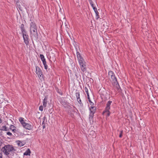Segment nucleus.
<instances>
[{
	"mask_svg": "<svg viewBox=\"0 0 158 158\" xmlns=\"http://www.w3.org/2000/svg\"><path fill=\"white\" fill-rule=\"evenodd\" d=\"M2 151L6 156L16 152V149L12 145L8 144L5 145L2 148Z\"/></svg>",
	"mask_w": 158,
	"mask_h": 158,
	"instance_id": "obj_1",
	"label": "nucleus"
},
{
	"mask_svg": "<svg viewBox=\"0 0 158 158\" xmlns=\"http://www.w3.org/2000/svg\"><path fill=\"white\" fill-rule=\"evenodd\" d=\"M30 30L31 37L36 39L38 37L37 27L35 23L31 22L30 24Z\"/></svg>",
	"mask_w": 158,
	"mask_h": 158,
	"instance_id": "obj_2",
	"label": "nucleus"
},
{
	"mask_svg": "<svg viewBox=\"0 0 158 158\" xmlns=\"http://www.w3.org/2000/svg\"><path fill=\"white\" fill-rule=\"evenodd\" d=\"M110 81L112 82V84L117 89H119L120 88L117 79L115 76V75L113 77L110 78Z\"/></svg>",
	"mask_w": 158,
	"mask_h": 158,
	"instance_id": "obj_3",
	"label": "nucleus"
},
{
	"mask_svg": "<svg viewBox=\"0 0 158 158\" xmlns=\"http://www.w3.org/2000/svg\"><path fill=\"white\" fill-rule=\"evenodd\" d=\"M36 73L38 75L40 80H42L43 78L44 75L42 72L41 69L38 66L36 67Z\"/></svg>",
	"mask_w": 158,
	"mask_h": 158,
	"instance_id": "obj_4",
	"label": "nucleus"
},
{
	"mask_svg": "<svg viewBox=\"0 0 158 158\" xmlns=\"http://www.w3.org/2000/svg\"><path fill=\"white\" fill-rule=\"evenodd\" d=\"M112 102V101H108L107 102L106 104V107L105 108V110L103 112V113L106 112L107 113V116H109L110 115V112L109 110L110 109V105Z\"/></svg>",
	"mask_w": 158,
	"mask_h": 158,
	"instance_id": "obj_5",
	"label": "nucleus"
},
{
	"mask_svg": "<svg viewBox=\"0 0 158 158\" xmlns=\"http://www.w3.org/2000/svg\"><path fill=\"white\" fill-rule=\"evenodd\" d=\"M77 56L79 64L84 63L85 62L84 61L83 58L81 57L80 53L78 52L77 53Z\"/></svg>",
	"mask_w": 158,
	"mask_h": 158,
	"instance_id": "obj_6",
	"label": "nucleus"
},
{
	"mask_svg": "<svg viewBox=\"0 0 158 158\" xmlns=\"http://www.w3.org/2000/svg\"><path fill=\"white\" fill-rule=\"evenodd\" d=\"M40 56L44 66L45 69H48V65L47 64L45 60V59L44 58V56L43 55L41 54L40 55Z\"/></svg>",
	"mask_w": 158,
	"mask_h": 158,
	"instance_id": "obj_7",
	"label": "nucleus"
},
{
	"mask_svg": "<svg viewBox=\"0 0 158 158\" xmlns=\"http://www.w3.org/2000/svg\"><path fill=\"white\" fill-rule=\"evenodd\" d=\"M22 35L24 42L27 45L29 43L28 35L27 33Z\"/></svg>",
	"mask_w": 158,
	"mask_h": 158,
	"instance_id": "obj_8",
	"label": "nucleus"
},
{
	"mask_svg": "<svg viewBox=\"0 0 158 158\" xmlns=\"http://www.w3.org/2000/svg\"><path fill=\"white\" fill-rule=\"evenodd\" d=\"M23 126L26 129H28V130H31L33 128V126L32 125H31L29 123H23Z\"/></svg>",
	"mask_w": 158,
	"mask_h": 158,
	"instance_id": "obj_9",
	"label": "nucleus"
},
{
	"mask_svg": "<svg viewBox=\"0 0 158 158\" xmlns=\"http://www.w3.org/2000/svg\"><path fill=\"white\" fill-rule=\"evenodd\" d=\"M9 129L14 133H16L18 132V130L16 129V127L13 125H11L10 126Z\"/></svg>",
	"mask_w": 158,
	"mask_h": 158,
	"instance_id": "obj_10",
	"label": "nucleus"
},
{
	"mask_svg": "<svg viewBox=\"0 0 158 158\" xmlns=\"http://www.w3.org/2000/svg\"><path fill=\"white\" fill-rule=\"evenodd\" d=\"M81 68V69L82 71L83 72H84L85 71H86V62L85 63H83L82 64H80Z\"/></svg>",
	"mask_w": 158,
	"mask_h": 158,
	"instance_id": "obj_11",
	"label": "nucleus"
},
{
	"mask_svg": "<svg viewBox=\"0 0 158 158\" xmlns=\"http://www.w3.org/2000/svg\"><path fill=\"white\" fill-rule=\"evenodd\" d=\"M89 110L90 111V114H94L96 110V107L94 106H91L89 107Z\"/></svg>",
	"mask_w": 158,
	"mask_h": 158,
	"instance_id": "obj_12",
	"label": "nucleus"
},
{
	"mask_svg": "<svg viewBox=\"0 0 158 158\" xmlns=\"http://www.w3.org/2000/svg\"><path fill=\"white\" fill-rule=\"evenodd\" d=\"M94 11L96 14V19H98L99 18V13L98 12L97 8H94Z\"/></svg>",
	"mask_w": 158,
	"mask_h": 158,
	"instance_id": "obj_13",
	"label": "nucleus"
},
{
	"mask_svg": "<svg viewBox=\"0 0 158 158\" xmlns=\"http://www.w3.org/2000/svg\"><path fill=\"white\" fill-rule=\"evenodd\" d=\"M16 143L18 146L19 147H22L24 145V143L22 141L18 140L17 141Z\"/></svg>",
	"mask_w": 158,
	"mask_h": 158,
	"instance_id": "obj_14",
	"label": "nucleus"
},
{
	"mask_svg": "<svg viewBox=\"0 0 158 158\" xmlns=\"http://www.w3.org/2000/svg\"><path fill=\"white\" fill-rule=\"evenodd\" d=\"M47 103V98L45 97L43 101V105L44 107H46Z\"/></svg>",
	"mask_w": 158,
	"mask_h": 158,
	"instance_id": "obj_15",
	"label": "nucleus"
},
{
	"mask_svg": "<svg viewBox=\"0 0 158 158\" xmlns=\"http://www.w3.org/2000/svg\"><path fill=\"white\" fill-rule=\"evenodd\" d=\"M9 129L6 126H3L1 128H0V130L3 131H8Z\"/></svg>",
	"mask_w": 158,
	"mask_h": 158,
	"instance_id": "obj_16",
	"label": "nucleus"
},
{
	"mask_svg": "<svg viewBox=\"0 0 158 158\" xmlns=\"http://www.w3.org/2000/svg\"><path fill=\"white\" fill-rule=\"evenodd\" d=\"M31 151L30 149H28L24 153V155H30Z\"/></svg>",
	"mask_w": 158,
	"mask_h": 158,
	"instance_id": "obj_17",
	"label": "nucleus"
},
{
	"mask_svg": "<svg viewBox=\"0 0 158 158\" xmlns=\"http://www.w3.org/2000/svg\"><path fill=\"white\" fill-rule=\"evenodd\" d=\"M108 74L109 77L110 78L111 77H113L115 75V74L112 71H110L108 72Z\"/></svg>",
	"mask_w": 158,
	"mask_h": 158,
	"instance_id": "obj_18",
	"label": "nucleus"
},
{
	"mask_svg": "<svg viewBox=\"0 0 158 158\" xmlns=\"http://www.w3.org/2000/svg\"><path fill=\"white\" fill-rule=\"evenodd\" d=\"M94 114H90L89 119L90 122H93Z\"/></svg>",
	"mask_w": 158,
	"mask_h": 158,
	"instance_id": "obj_19",
	"label": "nucleus"
},
{
	"mask_svg": "<svg viewBox=\"0 0 158 158\" xmlns=\"http://www.w3.org/2000/svg\"><path fill=\"white\" fill-rule=\"evenodd\" d=\"M23 119L24 118H20L19 119V121L22 125H23V123H25V122H24V121Z\"/></svg>",
	"mask_w": 158,
	"mask_h": 158,
	"instance_id": "obj_20",
	"label": "nucleus"
},
{
	"mask_svg": "<svg viewBox=\"0 0 158 158\" xmlns=\"http://www.w3.org/2000/svg\"><path fill=\"white\" fill-rule=\"evenodd\" d=\"M21 29V31L22 34V35H24V34H26L27 33L25 30V28L23 29Z\"/></svg>",
	"mask_w": 158,
	"mask_h": 158,
	"instance_id": "obj_21",
	"label": "nucleus"
},
{
	"mask_svg": "<svg viewBox=\"0 0 158 158\" xmlns=\"http://www.w3.org/2000/svg\"><path fill=\"white\" fill-rule=\"evenodd\" d=\"M76 96L77 98H78L79 99V98L80 97V93L79 91H77L76 92Z\"/></svg>",
	"mask_w": 158,
	"mask_h": 158,
	"instance_id": "obj_22",
	"label": "nucleus"
},
{
	"mask_svg": "<svg viewBox=\"0 0 158 158\" xmlns=\"http://www.w3.org/2000/svg\"><path fill=\"white\" fill-rule=\"evenodd\" d=\"M77 101L79 103V104H81L82 103V102L81 101V99L79 97V99L78 98H77Z\"/></svg>",
	"mask_w": 158,
	"mask_h": 158,
	"instance_id": "obj_23",
	"label": "nucleus"
},
{
	"mask_svg": "<svg viewBox=\"0 0 158 158\" xmlns=\"http://www.w3.org/2000/svg\"><path fill=\"white\" fill-rule=\"evenodd\" d=\"M123 132V131L122 130L121 131H120V134H119V137L120 138L122 137V136Z\"/></svg>",
	"mask_w": 158,
	"mask_h": 158,
	"instance_id": "obj_24",
	"label": "nucleus"
},
{
	"mask_svg": "<svg viewBox=\"0 0 158 158\" xmlns=\"http://www.w3.org/2000/svg\"><path fill=\"white\" fill-rule=\"evenodd\" d=\"M40 110L42 111L43 110V107L42 106H40L39 107Z\"/></svg>",
	"mask_w": 158,
	"mask_h": 158,
	"instance_id": "obj_25",
	"label": "nucleus"
},
{
	"mask_svg": "<svg viewBox=\"0 0 158 158\" xmlns=\"http://www.w3.org/2000/svg\"><path fill=\"white\" fill-rule=\"evenodd\" d=\"M85 92L87 94V95H88V94H89V93H88V89L86 88V87H85Z\"/></svg>",
	"mask_w": 158,
	"mask_h": 158,
	"instance_id": "obj_26",
	"label": "nucleus"
},
{
	"mask_svg": "<svg viewBox=\"0 0 158 158\" xmlns=\"http://www.w3.org/2000/svg\"><path fill=\"white\" fill-rule=\"evenodd\" d=\"M6 134L7 135H9V136H11L12 135V133L10 132H8L6 133Z\"/></svg>",
	"mask_w": 158,
	"mask_h": 158,
	"instance_id": "obj_27",
	"label": "nucleus"
},
{
	"mask_svg": "<svg viewBox=\"0 0 158 158\" xmlns=\"http://www.w3.org/2000/svg\"><path fill=\"white\" fill-rule=\"evenodd\" d=\"M89 1L91 5H92V4H93V1L92 0H89Z\"/></svg>",
	"mask_w": 158,
	"mask_h": 158,
	"instance_id": "obj_28",
	"label": "nucleus"
},
{
	"mask_svg": "<svg viewBox=\"0 0 158 158\" xmlns=\"http://www.w3.org/2000/svg\"><path fill=\"white\" fill-rule=\"evenodd\" d=\"M20 28L21 29L24 28V25L23 24H22L21 25Z\"/></svg>",
	"mask_w": 158,
	"mask_h": 158,
	"instance_id": "obj_29",
	"label": "nucleus"
},
{
	"mask_svg": "<svg viewBox=\"0 0 158 158\" xmlns=\"http://www.w3.org/2000/svg\"><path fill=\"white\" fill-rule=\"evenodd\" d=\"M91 5L92 6V7H93V9H94V8H96L94 6V4H92V5Z\"/></svg>",
	"mask_w": 158,
	"mask_h": 158,
	"instance_id": "obj_30",
	"label": "nucleus"
},
{
	"mask_svg": "<svg viewBox=\"0 0 158 158\" xmlns=\"http://www.w3.org/2000/svg\"><path fill=\"white\" fill-rule=\"evenodd\" d=\"M2 153L0 152V158H2Z\"/></svg>",
	"mask_w": 158,
	"mask_h": 158,
	"instance_id": "obj_31",
	"label": "nucleus"
},
{
	"mask_svg": "<svg viewBox=\"0 0 158 158\" xmlns=\"http://www.w3.org/2000/svg\"><path fill=\"white\" fill-rule=\"evenodd\" d=\"M90 103V105L91 106H93L94 105L93 103L92 102H91Z\"/></svg>",
	"mask_w": 158,
	"mask_h": 158,
	"instance_id": "obj_32",
	"label": "nucleus"
},
{
	"mask_svg": "<svg viewBox=\"0 0 158 158\" xmlns=\"http://www.w3.org/2000/svg\"><path fill=\"white\" fill-rule=\"evenodd\" d=\"M2 123V119L1 118H0V123Z\"/></svg>",
	"mask_w": 158,
	"mask_h": 158,
	"instance_id": "obj_33",
	"label": "nucleus"
},
{
	"mask_svg": "<svg viewBox=\"0 0 158 158\" xmlns=\"http://www.w3.org/2000/svg\"><path fill=\"white\" fill-rule=\"evenodd\" d=\"M88 99L89 101V100H90V98H89V97H88Z\"/></svg>",
	"mask_w": 158,
	"mask_h": 158,
	"instance_id": "obj_34",
	"label": "nucleus"
},
{
	"mask_svg": "<svg viewBox=\"0 0 158 158\" xmlns=\"http://www.w3.org/2000/svg\"><path fill=\"white\" fill-rule=\"evenodd\" d=\"M88 99L89 101V100H90V98H89V97H88Z\"/></svg>",
	"mask_w": 158,
	"mask_h": 158,
	"instance_id": "obj_35",
	"label": "nucleus"
},
{
	"mask_svg": "<svg viewBox=\"0 0 158 158\" xmlns=\"http://www.w3.org/2000/svg\"><path fill=\"white\" fill-rule=\"evenodd\" d=\"M89 102L90 103V102H91V101L90 100H89Z\"/></svg>",
	"mask_w": 158,
	"mask_h": 158,
	"instance_id": "obj_36",
	"label": "nucleus"
},
{
	"mask_svg": "<svg viewBox=\"0 0 158 158\" xmlns=\"http://www.w3.org/2000/svg\"><path fill=\"white\" fill-rule=\"evenodd\" d=\"M88 97H89V94H88V95H87Z\"/></svg>",
	"mask_w": 158,
	"mask_h": 158,
	"instance_id": "obj_37",
	"label": "nucleus"
},
{
	"mask_svg": "<svg viewBox=\"0 0 158 158\" xmlns=\"http://www.w3.org/2000/svg\"><path fill=\"white\" fill-rule=\"evenodd\" d=\"M1 143H0V146H1Z\"/></svg>",
	"mask_w": 158,
	"mask_h": 158,
	"instance_id": "obj_38",
	"label": "nucleus"
}]
</instances>
